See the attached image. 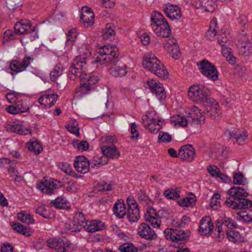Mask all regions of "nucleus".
I'll use <instances>...</instances> for the list:
<instances>
[{
	"label": "nucleus",
	"instance_id": "obj_1",
	"mask_svg": "<svg viewBox=\"0 0 252 252\" xmlns=\"http://www.w3.org/2000/svg\"><path fill=\"white\" fill-rule=\"evenodd\" d=\"M78 51L79 55L72 61L69 68V72L74 77L70 76L72 79H74L76 77L80 78V86L76 90L75 97L81 98L89 93L92 85L97 83L98 77L86 72L88 69L87 59L91 54L89 45L87 44L82 45L78 48Z\"/></svg>",
	"mask_w": 252,
	"mask_h": 252
},
{
	"label": "nucleus",
	"instance_id": "obj_2",
	"mask_svg": "<svg viewBox=\"0 0 252 252\" xmlns=\"http://www.w3.org/2000/svg\"><path fill=\"white\" fill-rule=\"evenodd\" d=\"M227 193L230 196L224 202L227 207L239 210L252 206V202L244 198L247 196L248 193L243 187H232L228 190Z\"/></svg>",
	"mask_w": 252,
	"mask_h": 252
},
{
	"label": "nucleus",
	"instance_id": "obj_3",
	"mask_svg": "<svg viewBox=\"0 0 252 252\" xmlns=\"http://www.w3.org/2000/svg\"><path fill=\"white\" fill-rule=\"evenodd\" d=\"M203 114H205L204 112H201V110L196 106H192L189 113L188 119L182 116L177 115L173 116L171 118V123L175 126H179L182 127L187 126L189 124L190 120L192 123L196 124H200L204 122L205 117Z\"/></svg>",
	"mask_w": 252,
	"mask_h": 252
},
{
	"label": "nucleus",
	"instance_id": "obj_4",
	"mask_svg": "<svg viewBox=\"0 0 252 252\" xmlns=\"http://www.w3.org/2000/svg\"><path fill=\"white\" fill-rule=\"evenodd\" d=\"M142 65L144 68L159 78L165 79L168 77V72L165 67L154 55L150 54L148 57H145Z\"/></svg>",
	"mask_w": 252,
	"mask_h": 252
},
{
	"label": "nucleus",
	"instance_id": "obj_5",
	"mask_svg": "<svg viewBox=\"0 0 252 252\" xmlns=\"http://www.w3.org/2000/svg\"><path fill=\"white\" fill-rule=\"evenodd\" d=\"M151 28L158 36L168 37L171 34L169 25L163 15L158 12H154L151 17Z\"/></svg>",
	"mask_w": 252,
	"mask_h": 252
},
{
	"label": "nucleus",
	"instance_id": "obj_6",
	"mask_svg": "<svg viewBox=\"0 0 252 252\" xmlns=\"http://www.w3.org/2000/svg\"><path fill=\"white\" fill-rule=\"evenodd\" d=\"M98 56L96 62H101L111 65H116L119 61V52L118 48L110 45H105L99 48Z\"/></svg>",
	"mask_w": 252,
	"mask_h": 252
},
{
	"label": "nucleus",
	"instance_id": "obj_7",
	"mask_svg": "<svg viewBox=\"0 0 252 252\" xmlns=\"http://www.w3.org/2000/svg\"><path fill=\"white\" fill-rule=\"evenodd\" d=\"M138 199L148 205L147 213L144 216L145 221L149 222L154 227L159 228L161 225L160 218L156 211L150 206L152 204L151 199L142 191L138 193Z\"/></svg>",
	"mask_w": 252,
	"mask_h": 252
},
{
	"label": "nucleus",
	"instance_id": "obj_8",
	"mask_svg": "<svg viewBox=\"0 0 252 252\" xmlns=\"http://www.w3.org/2000/svg\"><path fill=\"white\" fill-rule=\"evenodd\" d=\"M210 90L204 85L197 84L191 86L189 88L188 96L192 101L205 103L210 98Z\"/></svg>",
	"mask_w": 252,
	"mask_h": 252
},
{
	"label": "nucleus",
	"instance_id": "obj_9",
	"mask_svg": "<svg viewBox=\"0 0 252 252\" xmlns=\"http://www.w3.org/2000/svg\"><path fill=\"white\" fill-rule=\"evenodd\" d=\"M197 65L201 73L205 77L215 81L218 79V71L215 65L208 60L204 59L197 63Z\"/></svg>",
	"mask_w": 252,
	"mask_h": 252
},
{
	"label": "nucleus",
	"instance_id": "obj_10",
	"mask_svg": "<svg viewBox=\"0 0 252 252\" xmlns=\"http://www.w3.org/2000/svg\"><path fill=\"white\" fill-rule=\"evenodd\" d=\"M142 120L145 127L152 132L158 131L162 126L163 121L155 114L154 116L151 114L146 115L143 117Z\"/></svg>",
	"mask_w": 252,
	"mask_h": 252
},
{
	"label": "nucleus",
	"instance_id": "obj_11",
	"mask_svg": "<svg viewBox=\"0 0 252 252\" xmlns=\"http://www.w3.org/2000/svg\"><path fill=\"white\" fill-rule=\"evenodd\" d=\"M127 209L126 216L130 222L137 221L140 218L139 210L136 202L133 199L128 197L126 200Z\"/></svg>",
	"mask_w": 252,
	"mask_h": 252
},
{
	"label": "nucleus",
	"instance_id": "obj_12",
	"mask_svg": "<svg viewBox=\"0 0 252 252\" xmlns=\"http://www.w3.org/2000/svg\"><path fill=\"white\" fill-rule=\"evenodd\" d=\"M164 234L167 240L175 242L185 240L189 236V233L184 230L172 228L166 229Z\"/></svg>",
	"mask_w": 252,
	"mask_h": 252
},
{
	"label": "nucleus",
	"instance_id": "obj_13",
	"mask_svg": "<svg viewBox=\"0 0 252 252\" xmlns=\"http://www.w3.org/2000/svg\"><path fill=\"white\" fill-rule=\"evenodd\" d=\"M47 245L57 252H67L70 249L71 245L67 242H64L60 238H53L47 240Z\"/></svg>",
	"mask_w": 252,
	"mask_h": 252
},
{
	"label": "nucleus",
	"instance_id": "obj_14",
	"mask_svg": "<svg viewBox=\"0 0 252 252\" xmlns=\"http://www.w3.org/2000/svg\"><path fill=\"white\" fill-rule=\"evenodd\" d=\"M33 61V59L30 57H25L22 61L16 60L12 61L9 64V68L13 71L11 74L14 75L25 70Z\"/></svg>",
	"mask_w": 252,
	"mask_h": 252
},
{
	"label": "nucleus",
	"instance_id": "obj_15",
	"mask_svg": "<svg viewBox=\"0 0 252 252\" xmlns=\"http://www.w3.org/2000/svg\"><path fill=\"white\" fill-rule=\"evenodd\" d=\"M31 23L27 19H23L16 23L14 26L15 33L23 34L24 33H33L35 31L36 27L31 28Z\"/></svg>",
	"mask_w": 252,
	"mask_h": 252
},
{
	"label": "nucleus",
	"instance_id": "obj_16",
	"mask_svg": "<svg viewBox=\"0 0 252 252\" xmlns=\"http://www.w3.org/2000/svg\"><path fill=\"white\" fill-rule=\"evenodd\" d=\"M195 156V150L191 145L182 146L178 151V157L188 162L192 161Z\"/></svg>",
	"mask_w": 252,
	"mask_h": 252
},
{
	"label": "nucleus",
	"instance_id": "obj_17",
	"mask_svg": "<svg viewBox=\"0 0 252 252\" xmlns=\"http://www.w3.org/2000/svg\"><path fill=\"white\" fill-rule=\"evenodd\" d=\"M205 103L206 106L205 114L213 119L219 118L220 116L221 113L216 100L211 98Z\"/></svg>",
	"mask_w": 252,
	"mask_h": 252
},
{
	"label": "nucleus",
	"instance_id": "obj_18",
	"mask_svg": "<svg viewBox=\"0 0 252 252\" xmlns=\"http://www.w3.org/2000/svg\"><path fill=\"white\" fill-rule=\"evenodd\" d=\"M147 84L152 92L156 94L159 100H162L165 98L166 94L162 84L152 79L147 81Z\"/></svg>",
	"mask_w": 252,
	"mask_h": 252
},
{
	"label": "nucleus",
	"instance_id": "obj_19",
	"mask_svg": "<svg viewBox=\"0 0 252 252\" xmlns=\"http://www.w3.org/2000/svg\"><path fill=\"white\" fill-rule=\"evenodd\" d=\"M163 9L167 16L171 20H179L181 17V11L176 5L168 3L163 6Z\"/></svg>",
	"mask_w": 252,
	"mask_h": 252
},
{
	"label": "nucleus",
	"instance_id": "obj_20",
	"mask_svg": "<svg viewBox=\"0 0 252 252\" xmlns=\"http://www.w3.org/2000/svg\"><path fill=\"white\" fill-rule=\"evenodd\" d=\"M138 234L142 238L147 240H155L157 235L149 225L145 223H141L137 229Z\"/></svg>",
	"mask_w": 252,
	"mask_h": 252
},
{
	"label": "nucleus",
	"instance_id": "obj_21",
	"mask_svg": "<svg viewBox=\"0 0 252 252\" xmlns=\"http://www.w3.org/2000/svg\"><path fill=\"white\" fill-rule=\"evenodd\" d=\"M5 128L7 131L17 133L20 135H27L31 133L29 129L24 128L21 122L8 123L5 125Z\"/></svg>",
	"mask_w": 252,
	"mask_h": 252
},
{
	"label": "nucleus",
	"instance_id": "obj_22",
	"mask_svg": "<svg viewBox=\"0 0 252 252\" xmlns=\"http://www.w3.org/2000/svg\"><path fill=\"white\" fill-rule=\"evenodd\" d=\"M58 95L56 94H44L39 97L38 102L43 106L44 108H48L52 107L58 99Z\"/></svg>",
	"mask_w": 252,
	"mask_h": 252
},
{
	"label": "nucleus",
	"instance_id": "obj_23",
	"mask_svg": "<svg viewBox=\"0 0 252 252\" xmlns=\"http://www.w3.org/2000/svg\"><path fill=\"white\" fill-rule=\"evenodd\" d=\"M213 228V224L210 217H205L201 220L199 232L201 235H206L210 234Z\"/></svg>",
	"mask_w": 252,
	"mask_h": 252
},
{
	"label": "nucleus",
	"instance_id": "obj_24",
	"mask_svg": "<svg viewBox=\"0 0 252 252\" xmlns=\"http://www.w3.org/2000/svg\"><path fill=\"white\" fill-rule=\"evenodd\" d=\"M57 185L53 182L45 180L38 183L36 188L45 194H52L56 189Z\"/></svg>",
	"mask_w": 252,
	"mask_h": 252
},
{
	"label": "nucleus",
	"instance_id": "obj_25",
	"mask_svg": "<svg viewBox=\"0 0 252 252\" xmlns=\"http://www.w3.org/2000/svg\"><path fill=\"white\" fill-rule=\"evenodd\" d=\"M94 16V12L90 8L86 6L82 8L80 19L83 23L93 24Z\"/></svg>",
	"mask_w": 252,
	"mask_h": 252
},
{
	"label": "nucleus",
	"instance_id": "obj_26",
	"mask_svg": "<svg viewBox=\"0 0 252 252\" xmlns=\"http://www.w3.org/2000/svg\"><path fill=\"white\" fill-rule=\"evenodd\" d=\"M104 226V223L101 221L94 220L87 221L83 227L86 230L91 233H94L102 230Z\"/></svg>",
	"mask_w": 252,
	"mask_h": 252
},
{
	"label": "nucleus",
	"instance_id": "obj_27",
	"mask_svg": "<svg viewBox=\"0 0 252 252\" xmlns=\"http://www.w3.org/2000/svg\"><path fill=\"white\" fill-rule=\"evenodd\" d=\"M101 151L103 156L105 158V159H107V158H118L120 157V153L117 150V147L113 145L112 147L107 146L104 145L101 147Z\"/></svg>",
	"mask_w": 252,
	"mask_h": 252
},
{
	"label": "nucleus",
	"instance_id": "obj_28",
	"mask_svg": "<svg viewBox=\"0 0 252 252\" xmlns=\"http://www.w3.org/2000/svg\"><path fill=\"white\" fill-rule=\"evenodd\" d=\"M230 138L235 140L239 144H242L247 137V132L244 129L233 130L229 132Z\"/></svg>",
	"mask_w": 252,
	"mask_h": 252
},
{
	"label": "nucleus",
	"instance_id": "obj_29",
	"mask_svg": "<svg viewBox=\"0 0 252 252\" xmlns=\"http://www.w3.org/2000/svg\"><path fill=\"white\" fill-rule=\"evenodd\" d=\"M198 1L206 11L213 12L217 7V0H193L191 3L196 5Z\"/></svg>",
	"mask_w": 252,
	"mask_h": 252
},
{
	"label": "nucleus",
	"instance_id": "obj_30",
	"mask_svg": "<svg viewBox=\"0 0 252 252\" xmlns=\"http://www.w3.org/2000/svg\"><path fill=\"white\" fill-rule=\"evenodd\" d=\"M114 214L119 218H124L126 214V205L123 200H119L114 205Z\"/></svg>",
	"mask_w": 252,
	"mask_h": 252
},
{
	"label": "nucleus",
	"instance_id": "obj_31",
	"mask_svg": "<svg viewBox=\"0 0 252 252\" xmlns=\"http://www.w3.org/2000/svg\"><path fill=\"white\" fill-rule=\"evenodd\" d=\"M251 42L248 40L239 43L237 44V48L240 55L244 56H249L251 53Z\"/></svg>",
	"mask_w": 252,
	"mask_h": 252
},
{
	"label": "nucleus",
	"instance_id": "obj_32",
	"mask_svg": "<svg viewBox=\"0 0 252 252\" xmlns=\"http://www.w3.org/2000/svg\"><path fill=\"white\" fill-rule=\"evenodd\" d=\"M34 212L36 214L47 219H51L55 216L54 213L48 211L44 205L38 206L35 208Z\"/></svg>",
	"mask_w": 252,
	"mask_h": 252
},
{
	"label": "nucleus",
	"instance_id": "obj_33",
	"mask_svg": "<svg viewBox=\"0 0 252 252\" xmlns=\"http://www.w3.org/2000/svg\"><path fill=\"white\" fill-rule=\"evenodd\" d=\"M74 167L78 172L85 174L90 169V164L89 161L84 162H74Z\"/></svg>",
	"mask_w": 252,
	"mask_h": 252
},
{
	"label": "nucleus",
	"instance_id": "obj_34",
	"mask_svg": "<svg viewBox=\"0 0 252 252\" xmlns=\"http://www.w3.org/2000/svg\"><path fill=\"white\" fill-rule=\"evenodd\" d=\"M237 219L245 222H252V210L237 213Z\"/></svg>",
	"mask_w": 252,
	"mask_h": 252
},
{
	"label": "nucleus",
	"instance_id": "obj_35",
	"mask_svg": "<svg viewBox=\"0 0 252 252\" xmlns=\"http://www.w3.org/2000/svg\"><path fill=\"white\" fill-rule=\"evenodd\" d=\"M207 171L212 176L220 178L221 180L225 181L227 177L220 172L219 168L215 165H209Z\"/></svg>",
	"mask_w": 252,
	"mask_h": 252
},
{
	"label": "nucleus",
	"instance_id": "obj_36",
	"mask_svg": "<svg viewBox=\"0 0 252 252\" xmlns=\"http://www.w3.org/2000/svg\"><path fill=\"white\" fill-rule=\"evenodd\" d=\"M63 69V66L61 64H57L50 73L51 80L53 82H55L57 78L62 74Z\"/></svg>",
	"mask_w": 252,
	"mask_h": 252
},
{
	"label": "nucleus",
	"instance_id": "obj_37",
	"mask_svg": "<svg viewBox=\"0 0 252 252\" xmlns=\"http://www.w3.org/2000/svg\"><path fill=\"white\" fill-rule=\"evenodd\" d=\"M196 197L193 195L187 196L178 201V204L181 206L192 207L196 203Z\"/></svg>",
	"mask_w": 252,
	"mask_h": 252
},
{
	"label": "nucleus",
	"instance_id": "obj_38",
	"mask_svg": "<svg viewBox=\"0 0 252 252\" xmlns=\"http://www.w3.org/2000/svg\"><path fill=\"white\" fill-rule=\"evenodd\" d=\"M51 203L57 209H64L68 207L66 200L62 197H57L55 200H52Z\"/></svg>",
	"mask_w": 252,
	"mask_h": 252
},
{
	"label": "nucleus",
	"instance_id": "obj_39",
	"mask_svg": "<svg viewBox=\"0 0 252 252\" xmlns=\"http://www.w3.org/2000/svg\"><path fill=\"white\" fill-rule=\"evenodd\" d=\"M110 72L112 76L116 77H122L127 73L125 65L122 67L117 66L114 68H111L110 69Z\"/></svg>",
	"mask_w": 252,
	"mask_h": 252
},
{
	"label": "nucleus",
	"instance_id": "obj_40",
	"mask_svg": "<svg viewBox=\"0 0 252 252\" xmlns=\"http://www.w3.org/2000/svg\"><path fill=\"white\" fill-rule=\"evenodd\" d=\"M180 190L178 189H171L164 191V195L168 199H176L180 197Z\"/></svg>",
	"mask_w": 252,
	"mask_h": 252
},
{
	"label": "nucleus",
	"instance_id": "obj_41",
	"mask_svg": "<svg viewBox=\"0 0 252 252\" xmlns=\"http://www.w3.org/2000/svg\"><path fill=\"white\" fill-rule=\"evenodd\" d=\"M72 144L74 147L82 152L87 150L89 147V144L86 141L74 140Z\"/></svg>",
	"mask_w": 252,
	"mask_h": 252
},
{
	"label": "nucleus",
	"instance_id": "obj_42",
	"mask_svg": "<svg viewBox=\"0 0 252 252\" xmlns=\"http://www.w3.org/2000/svg\"><path fill=\"white\" fill-rule=\"evenodd\" d=\"M27 147L29 150L37 155L39 154L42 150L41 145L38 142L35 141L28 142Z\"/></svg>",
	"mask_w": 252,
	"mask_h": 252
},
{
	"label": "nucleus",
	"instance_id": "obj_43",
	"mask_svg": "<svg viewBox=\"0 0 252 252\" xmlns=\"http://www.w3.org/2000/svg\"><path fill=\"white\" fill-rule=\"evenodd\" d=\"M18 219L27 224H32L34 223V220L30 214L25 213H19L17 215Z\"/></svg>",
	"mask_w": 252,
	"mask_h": 252
},
{
	"label": "nucleus",
	"instance_id": "obj_44",
	"mask_svg": "<svg viewBox=\"0 0 252 252\" xmlns=\"http://www.w3.org/2000/svg\"><path fill=\"white\" fill-rule=\"evenodd\" d=\"M13 228L18 233L27 236L30 235V232L29 228L19 222L14 223Z\"/></svg>",
	"mask_w": 252,
	"mask_h": 252
},
{
	"label": "nucleus",
	"instance_id": "obj_45",
	"mask_svg": "<svg viewBox=\"0 0 252 252\" xmlns=\"http://www.w3.org/2000/svg\"><path fill=\"white\" fill-rule=\"evenodd\" d=\"M226 234L228 239L231 242L235 243L241 240V235L238 231H227L226 232Z\"/></svg>",
	"mask_w": 252,
	"mask_h": 252
},
{
	"label": "nucleus",
	"instance_id": "obj_46",
	"mask_svg": "<svg viewBox=\"0 0 252 252\" xmlns=\"http://www.w3.org/2000/svg\"><path fill=\"white\" fill-rule=\"evenodd\" d=\"M115 34V30L111 28L110 25L107 24L105 29L103 31L102 38L104 40H108L111 39Z\"/></svg>",
	"mask_w": 252,
	"mask_h": 252
},
{
	"label": "nucleus",
	"instance_id": "obj_47",
	"mask_svg": "<svg viewBox=\"0 0 252 252\" xmlns=\"http://www.w3.org/2000/svg\"><path fill=\"white\" fill-rule=\"evenodd\" d=\"M121 252H137V249L132 243H126L119 247Z\"/></svg>",
	"mask_w": 252,
	"mask_h": 252
},
{
	"label": "nucleus",
	"instance_id": "obj_48",
	"mask_svg": "<svg viewBox=\"0 0 252 252\" xmlns=\"http://www.w3.org/2000/svg\"><path fill=\"white\" fill-rule=\"evenodd\" d=\"M65 127L66 129L70 131L71 133L76 134L78 137L79 136V128L78 127V124L75 120H74L68 125L65 126Z\"/></svg>",
	"mask_w": 252,
	"mask_h": 252
},
{
	"label": "nucleus",
	"instance_id": "obj_49",
	"mask_svg": "<svg viewBox=\"0 0 252 252\" xmlns=\"http://www.w3.org/2000/svg\"><path fill=\"white\" fill-rule=\"evenodd\" d=\"M172 135L168 133L160 131L158 136V142L169 143L172 140Z\"/></svg>",
	"mask_w": 252,
	"mask_h": 252
},
{
	"label": "nucleus",
	"instance_id": "obj_50",
	"mask_svg": "<svg viewBox=\"0 0 252 252\" xmlns=\"http://www.w3.org/2000/svg\"><path fill=\"white\" fill-rule=\"evenodd\" d=\"M103 158H105L103 157H100L97 159H94L91 162H90V166L92 168H99L104 165L108 163V159L106 160H103Z\"/></svg>",
	"mask_w": 252,
	"mask_h": 252
},
{
	"label": "nucleus",
	"instance_id": "obj_51",
	"mask_svg": "<svg viewBox=\"0 0 252 252\" xmlns=\"http://www.w3.org/2000/svg\"><path fill=\"white\" fill-rule=\"evenodd\" d=\"M83 225L79 221L75 220L73 219V221L69 224L68 229L71 232H79Z\"/></svg>",
	"mask_w": 252,
	"mask_h": 252
},
{
	"label": "nucleus",
	"instance_id": "obj_52",
	"mask_svg": "<svg viewBox=\"0 0 252 252\" xmlns=\"http://www.w3.org/2000/svg\"><path fill=\"white\" fill-rule=\"evenodd\" d=\"M233 182L234 184L242 185H245L247 182L243 175L240 173H235L234 174Z\"/></svg>",
	"mask_w": 252,
	"mask_h": 252
},
{
	"label": "nucleus",
	"instance_id": "obj_53",
	"mask_svg": "<svg viewBox=\"0 0 252 252\" xmlns=\"http://www.w3.org/2000/svg\"><path fill=\"white\" fill-rule=\"evenodd\" d=\"M220 195L218 193H215L211 200L210 205L214 210H217L220 207V202L218 200L220 199Z\"/></svg>",
	"mask_w": 252,
	"mask_h": 252
},
{
	"label": "nucleus",
	"instance_id": "obj_54",
	"mask_svg": "<svg viewBox=\"0 0 252 252\" xmlns=\"http://www.w3.org/2000/svg\"><path fill=\"white\" fill-rule=\"evenodd\" d=\"M66 37L67 39L66 43L68 45H72L76 38V30L72 29L69 31L68 34H66Z\"/></svg>",
	"mask_w": 252,
	"mask_h": 252
},
{
	"label": "nucleus",
	"instance_id": "obj_55",
	"mask_svg": "<svg viewBox=\"0 0 252 252\" xmlns=\"http://www.w3.org/2000/svg\"><path fill=\"white\" fill-rule=\"evenodd\" d=\"M218 28L217 21L216 18L213 19L210 23V28L208 31V34L214 36L217 35V29Z\"/></svg>",
	"mask_w": 252,
	"mask_h": 252
},
{
	"label": "nucleus",
	"instance_id": "obj_56",
	"mask_svg": "<svg viewBox=\"0 0 252 252\" xmlns=\"http://www.w3.org/2000/svg\"><path fill=\"white\" fill-rule=\"evenodd\" d=\"M100 141L104 144H112L117 142V140L115 136L106 135L100 138Z\"/></svg>",
	"mask_w": 252,
	"mask_h": 252
},
{
	"label": "nucleus",
	"instance_id": "obj_57",
	"mask_svg": "<svg viewBox=\"0 0 252 252\" xmlns=\"http://www.w3.org/2000/svg\"><path fill=\"white\" fill-rule=\"evenodd\" d=\"M7 168L9 171V174L10 176L12 177H14V180L15 181H19L21 180L22 177L19 175V174L18 171L12 166L11 167L7 166Z\"/></svg>",
	"mask_w": 252,
	"mask_h": 252
},
{
	"label": "nucleus",
	"instance_id": "obj_58",
	"mask_svg": "<svg viewBox=\"0 0 252 252\" xmlns=\"http://www.w3.org/2000/svg\"><path fill=\"white\" fill-rule=\"evenodd\" d=\"M223 225L230 229L235 228L237 225V223L233 220L228 217H225L223 219Z\"/></svg>",
	"mask_w": 252,
	"mask_h": 252
},
{
	"label": "nucleus",
	"instance_id": "obj_59",
	"mask_svg": "<svg viewBox=\"0 0 252 252\" xmlns=\"http://www.w3.org/2000/svg\"><path fill=\"white\" fill-rule=\"evenodd\" d=\"M64 187L65 190L70 192H75L78 189L77 184L74 182H68Z\"/></svg>",
	"mask_w": 252,
	"mask_h": 252
},
{
	"label": "nucleus",
	"instance_id": "obj_60",
	"mask_svg": "<svg viewBox=\"0 0 252 252\" xmlns=\"http://www.w3.org/2000/svg\"><path fill=\"white\" fill-rule=\"evenodd\" d=\"M59 167L62 171L67 174L70 175L72 172L71 165L67 162L61 163L59 164Z\"/></svg>",
	"mask_w": 252,
	"mask_h": 252
},
{
	"label": "nucleus",
	"instance_id": "obj_61",
	"mask_svg": "<svg viewBox=\"0 0 252 252\" xmlns=\"http://www.w3.org/2000/svg\"><path fill=\"white\" fill-rule=\"evenodd\" d=\"M16 163L17 161L15 160H11L6 158L0 159V166L5 167L6 168L7 166L11 167Z\"/></svg>",
	"mask_w": 252,
	"mask_h": 252
},
{
	"label": "nucleus",
	"instance_id": "obj_62",
	"mask_svg": "<svg viewBox=\"0 0 252 252\" xmlns=\"http://www.w3.org/2000/svg\"><path fill=\"white\" fill-rule=\"evenodd\" d=\"M16 33H14L12 30H8L6 31L3 34L4 40L5 41H9L13 40Z\"/></svg>",
	"mask_w": 252,
	"mask_h": 252
},
{
	"label": "nucleus",
	"instance_id": "obj_63",
	"mask_svg": "<svg viewBox=\"0 0 252 252\" xmlns=\"http://www.w3.org/2000/svg\"><path fill=\"white\" fill-rule=\"evenodd\" d=\"M130 132L131 134V138L132 140H136L139 136V132L137 129V126L133 123L131 125Z\"/></svg>",
	"mask_w": 252,
	"mask_h": 252
},
{
	"label": "nucleus",
	"instance_id": "obj_64",
	"mask_svg": "<svg viewBox=\"0 0 252 252\" xmlns=\"http://www.w3.org/2000/svg\"><path fill=\"white\" fill-rule=\"evenodd\" d=\"M170 54L175 59H178L180 56V51L178 45H174L172 48H170Z\"/></svg>",
	"mask_w": 252,
	"mask_h": 252
}]
</instances>
